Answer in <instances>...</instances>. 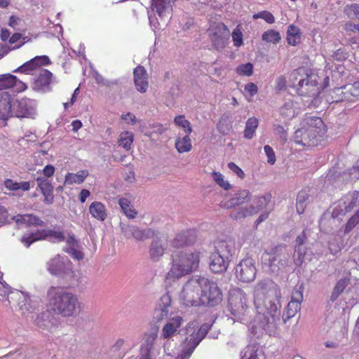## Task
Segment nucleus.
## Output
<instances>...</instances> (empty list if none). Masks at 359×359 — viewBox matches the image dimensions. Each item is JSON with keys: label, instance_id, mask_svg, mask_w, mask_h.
Listing matches in <instances>:
<instances>
[{"label": "nucleus", "instance_id": "1", "mask_svg": "<svg viewBox=\"0 0 359 359\" xmlns=\"http://www.w3.org/2000/svg\"><path fill=\"white\" fill-rule=\"evenodd\" d=\"M281 293L278 285L270 279L257 283L254 289V303L257 315L248 328L254 334L263 331L269 335L276 333L281 316Z\"/></svg>", "mask_w": 359, "mask_h": 359}, {"label": "nucleus", "instance_id": "2", "mask_svg": "<svg viewBox=\"0 0 359 359\" xmlns=\"http://www.w3.org/2000/svg\"><path fill=\"white\" fill-rule=\"evenodd\" d=\"M48 303L53 311L65 318L76 316L81 302L76 294L62 287H50L47 292Z\"/></svg>", "mask_w": 359, "mask_h": 359}, {"label": "nucleus", "instance_id": "3", "mask_svg": "<svg viewBox=\"0 0 359 359\" xmlns=\"http://www.w3.org/2000/svg\"><path fill=\"white\" fill-rule=\"evenodd\" d=\"M201 252L187 249L172 255L170 269L165 276L167 283H171L189 275L198 269Z\"/></svg>", "mask_w": 359, "mask_h": 359}, {"label": "nucleus", "instance_id": "4", "mask_svg": "<svg viewBox=\"0 0 359 359\" xmlns=\"http://www.w3.org/2000/svg\"><path fill=\"white\" fill-rule=\"evenodd\" d=\"M300 125L301 127L295 130L293 137L294 142L300 145H317L326 132L323 120L317 116H306Z\"/></svg>", "mask_w": 359, "mask_h": 359}, {"label": "nucleus", "instance_id": "5", "mask_svg": "<svg viewBox=\"0 0 359 359\" xmlns=\"http://www.w3.org/2000/svg\"><path fill=\"white\" fill-rule=\"evenodd\" d=\"M270 194L256 196L250 205L233 209L230 212L229 216L233 220H242L261 211L262 213L255 222V226H257L269 217L273 209Z\"/></svg>", "mask_w": 359, "mask_h": 359}, {"label": "nucleus", "instance_id": "6", "mask_svg": "<svg viewBox=\"0 0 359 359\" xmlns=\"http://www.w3.org/2000/svg\"><path fill=\"white\" fill-rule=\"evenodd\" d=\"M319 79L317 73L299 68L291 72L289 81L300 96L313 97L320 93Z\"/></svg>", "mask_w": 359, "mask_h": 359}, {"label": "nucleus", "instance_id": "7", "mask_svg": "<svg viewBox=\"0 0 359 359\" xmlns=\"http://www.w3.org/2000/svg\"><path fill=\"white\" fill-rule=\"evenodd\" d=\"M0 297H7L8 305L18 309L22 316L32 314L35 306L31 305V297L20 291H11L10 286L3 280V273L0 272Z\"/></svg>", "mask_w": 359, "mask_h": 359}, {"label": "nucleus", "instance_id": "8", "mask_svg": "<svg viewBox=\"0 0 359 359\" xmlns=\"http://www.w3.org/2000/svg\"><path fill=\"white\" fill-rule=\"evenodd\" d=\"M209 330L208 324H203L198 328L196 323H189L184 330L187 337L182 343L181 353L175 359H189Z\"/></svg>", "mask_w": 359, "mask_h": 359}, {"label": "nucleus", "instance_id": "9", "mask_svg": "<svg viewBox=\"0 0 359 359\" xmlns=\"http://www.w3.org/2000/svg\"><path fill=\"white\" fill-rule=\"evenodd\" d=\"M228 302L229 310L233 320L248 324L250 309L246 294L240 288H233L229 291Z\"/></svg>", "mask_w": 359, "mask_h": 359}, {"label": "nucleus", "instance_id": "10", "mask_svg": "<svg viewBox=\"0 0 359 359\" xmlns=\"http://www.w3.org/2000/svg\"><path fill=\"white\" fill-rule=\"evenodd\" d=\"M200 305L215 306L222 300V293L217 283L201 276Z\"/></svg>", "mask_w": 359, "mask_h": 359}, {"label": "nucleus", "instance_id": "11", "mask_svg": "<svg viewBox=\"0 0 359 359\" xmlns=\"http://www.w3.org/2000/svg\"><path fill=\"white\" fill-rule=\"evenodd\" d=\"M201 276H193L184 284L180 293V299L187 306H200Z\"/></svg>", "mask_w": 359, "mask_h": 359}, {"label": "nucleus", "instance_id": "12", "mask_svg": "<svg viewBox=\"0 0 359 359\" xmlns=\"http://www.w3.org/2000/svg\"><path fill=\"white\" fill-rule=\"evenodd\" d=\"M47 239L53 243H58L65 241L64 233L60 231H54L51 229L37 230L29 234H25L21 238L22 243L29 248L34 242Z\"/></svg>", "mask_w": 359, "mask_h": 359}, {"label": "nucleus", "instance_id": "13", "mask_svg": "<svg viewBox=\"0 0 359 359\" xmlns=\"http://www.w3.org/2000/svg\"><path fill=\"white\" fill-rule=\"evenodd\" d=\"M255 262L252 258L242 259L235 267L236 278L243 283L252 282L256 277Z\"/></svg>", "mask_w": 359, "mask_h": 359}, {"label": "nucleus", "instance_id": "14", "mask_svg": "<svg viewBox=\"0 0 359 359\" xmlns=\"http://www.w3.org/2000/svg\"><path fill=\"white\" fill-rule=\"evenodd\" d=\"M262 261L272 272H276L287 265L286 256L281 254L277 248L263 253Z\"/></svg>", "mask_w": 359, "mask_h": 359}, {"label": "nucleus", "instance_id": "15", "mask_svg": "<svg viewBox=\"0 0 359 359\" xmlns=\"http://www.w3.org/2000/svg\"><path fill=\"white\" fill-rule=\"evenodd\" d=\"M14 116L18 118H34L36 103L35 100L23 97L13 102Z\"/></svg>", "mask_w": 359, "mask_h": 359}, {"label": "nucleus", "instance_id": "16", "mask_svg": "<svg viewBox=\"0 0 359 359\" xmlns=\"http://www.w3.org/2000/svg\"><path fill=\"white\" fill-rule=\"evenodd\" d=\"M303 300V291L302 287L295 288L292 293L291 301L287 304L285 312L283 315V320H287L294 317L301 309V303Z\"/></svg>", "mask_w": 359, "mask_h": 359}, {"label": "nucleus", "instance_id": "17", "mask_svg": "<svg viewBox=\"0 0 359 359\" xmlns=\"http://www.w3.org/2000/svg\"><path fill=\"white\" fill-rule=\"evenodd\" d=\"M358 192H353L346 195L334 208L332 215L337 217L350 212L358 205Z\"/></svg>", "mask_w": 359, "mask_h": 359}, {"label": "nucleus", "instance_id": "18", "mask_svg": "<svg viewBox=\"0 0 359 359\" xmlns=\"http://www.w3.org/2000/svg\"><path fill=\"white\" fill-rule=\"evenodd\" d=\"M47 269L53 275H61L71 270V262L67 257L58 255L47 263Z\"/></svg>", "mask_w": 359, "mask_h": 359}, {"label": "nucleus", "instance_id": "19", "mask_svg": "<svg viewBox=\"0 0 359 359\" xmlns=\"http://www.w3.org/2000/svg\"><path fill=\"white\" fill-rule=\"evenodd\" d=\"M53 74L47 69H40L32 84L34 90L45 93L50 90Z\"/></svg>", "mask_w": 359, "mask_h": 359}, {"label": "nucleus", "instance_id": "20", "mask_svg": "<svg viewBox=\"0 0 359 359\" xmlns=\"http://www.w3.org/2000/svg\"><path fill=\"white\" fill-rule=\"evenodd\" d=\"M170 306L171 297L168 293H165L156 302L154 311V319L157 322L165 319L170 313Z\"/></svg>", "mask_w": 359, "mask_h": 359}, {"label": "nucleus", "instance_id": "21", "mask_svg": "<svg viewBox=\"0 0 359 359\" xmlns=\"http://www.w3.org/2000/svg\"><path fill=\"white\" fill-rule=\"evenodd\" d=\"M121 230L126 238H134L137 241H144L154 235V231L151 229H141L133 225L122 226Z\"/></svg>", "mask_w": 359, "mask_h": 359}, {"label": "nucleus", "instance_id": "22", "mask_svg": "<svg viewBox=\"0 0 359 359\" xmlns=\"http://www.w3.org/2000/svg\"><path fill=\"white\" fill-rule=\"evenodd\" d=\"M50 63L48 57L46 55L36 56L14 70V72H20L26 74H33L41 66Z\"/></svg>", "mask_w": 359, "mask_h": 359}, {"label": "nucleus", "instance_id": "23", "mask_svg": "<svg viewBox=\"0 0 359 359\" xmlns=\"http://www.w3.org/2000/svg\"><path fill=\"white\" fill-rule=\"evenodd\" d=\"M252 194L247 189H241L236 192L232 197L226 201L222 203V206L226 209L236 208V206L247 203L251 200Z\"/></svg>", "mask_w": 359, "mask_h": 359}, {"label": "nucleus", "instance_id": "24", "mask_svg": "<svg viewBox=\"0 0 359 359\" xmlns=\"http://www.w3.org/2000/svg\"><path fill=\"white\" fill-rule=\"evenodd\" d=\"M230 33L227 27L224 24H218L211 34V39L217 48H223L229 39Z\"/></svg>", "mask_w": 359, "mask_h": 359}, {"label": "nucleus", "instance_id": "25", "mask_svg": "<svg viewBox=\"0 0 359 359\" xmlns=\"http://www.w3.org/2000/svg\"><path fill=\"white\" fill-rule=\"evenodd\" d=\"M151 9L161 19L170 18L172 11V0H152Z\"/></svg>", "mask_w": 359, "mask_h": 359}, {"label": "nucleus", "instance_id": "26", "mask_svg": "<svg viewBox=\"0 0 359 359\" xmlns=\"http://www.w3.org/2000/svg\"><path fill=\"white\" fill-rule=\"evenodd\" d=\"M8 88H13L15 91H22L27 88V86L15 76L5 74L0 77V90Z\"/></svg>", "mask_w": 359, "mask_h": 359}, {"label": "nucleus", "instance_id": "27", "mask_svg": "<svg viewBox=\"0 0 359 359\" xmlns=\"http://www.w3.org/2000/svg\"><path fill=\"white\" fill-rule=\"evenodd\" d=\"M236 243L232 239L219 241L215 244V251L229 261L236 253Z\"/></svg>", "mask_w": 359, "mask_h": 359}, {"label": "nucleus", "instance_id": "28", "mask_svg": "<svg viewBox=\"0 0 359 359\" xmlns=\"http://www.w3.org/2000/svg\"><path fill=\"white\" fill-rule=\"evenodd\" d=\"M134 83L137 91L144 93L148 88V76L147 70L142 66H138L133 71Z\"/></svg>", "mask_w": 359, "mask_h": 359}, {"label": "nucleus", "instance_id": "29", "mask_svg": "<svg viewBox=\"0 0 359 359\" xmlns=\"http://www.w3.org/2000/svg\"><path fill=\"white\" fill-rule=\"evenodd\" d=\"M13 116H14V109L11 96L8 93H1L0 94V119L7 121Z\"/></svg>", "mask_w": 359, "mask_h": 359}, {"label": "nucleus", "instance_id": "30", "mask_svg": "<svg viewBox=\"0 0 359 359\" xmlns=\"http://www.w3.org/2000/svg\"><path fill=\"white\" fill-rule=\"evenodd\" d=\"M229 260L214 252L210 257V269L215 273H221L226 271Z\"/></svg>", "mask_w": 359, "mask_h": 359}, {"label": "nucleus", "instance_id": "31", "mask_svg": "<svg viewBox=\"0 0 359 359\" xmlns=\"http://www.w3.org/2000/svg\"><path fill=\"white\" fill-rule=\"evenodd\" d=\"M337 93L344 94V98L338 99L337 101L353 102L359 97V81L352 84H347L341 88H338Z\"/></svg>", "mask_w": 359, "mask_h": 359}, {"label": "nucleus", "instance_id": "32", "mask_svg": "<svg viewBox=\"0 0 359 359\" xmlns=\"http://www.w3.org/2000/svg\"><path fill=\"white\" fill-rule=\"evenodd\" d=\"M36 302L32 299L31 305L35 306V309L33 311L32 314H29V316H24L27 318H30L31 320H34L35 324L42 330H48L50 327V322L49 320V314L47 312H42L36 316L34 318L36 309Z\"/></svg>", "mask_w": 359, "mask_h": 359}, {"label": "nucleus", "instance_id": "33", "mask_svg": "<svg viewBox=\"0 0 359 359\" xmlns=\"http://www.w3.org/2000/svg\"><path fill=\"white\" fill-rule=\"evenodd\" d=\"M183 319L182 317L176 316L171 318L168 322H167L164 326L163 327L161 331V337L163 339H170L173 337L177 329L181 326Z\"/></svg>", "mask_w": 359, "mask_h": 359}, {"label": "nucleus", "instance_id": "34", "mask_svg": "<svg viewBox=\"0 0 359 359\" xmlns=\"http://www.w3.org/2000/svg\"><path fill=\"white\" fill-rule=\"evenodd\" d=\"M89 212L92 217L103 222L107 217V210L104 204L100 201H94L89 206Z\"/></svg>", "mask_w": 359, "mask_h": 359}, {"label": "nucleus", "instance_id": "35", "mask_svg": "<svg viewBox=\"0 0 359 359\" xmlns=\"http://www.w3.org/2000/svg\"><path fill=\"white\" fill-rule=\"evenodd\" d=\"M296 104L297 102L293 100L285 102L280 109L281 116L285 120H290L294 118L299 112Z\"/></svg>", "mask_w": 359, "mask_h": 359}, {"label": "nucleus", "instance_id": "36", "mask_svg": "<svg viewBox=\"0 0 359 359\" xmlns=\"http://www.w3.org/2000/svg\"><path fill=\"white\" fill-rule=\"evenodd\" d=\"M165 250L163 241L156 239L154 240L149 248V256L154 261H158L164 255Z\"/></svg>", "mask_w": 359, "mask_h": 359}, {"label": "nucleus", "instance_id": "37", "mask_svg": "<svg viewBox=\"0 0 359 359\" xmlns=\"http://www.w3.org/2000/svg\"><path fill=\"white\" fill-rule=\"evenodd\" d=\"M88 176V171L82 170L76 173L68 172L65 177L64 185H72L73 184H81Z\"/></svg>", "mask_w": 359, "mask_h": 359}, {"label": "nucleus", "instance_id": "38", "mask_svg": "<svg viewBox=\"0 0 359 359\" xmlns=\"http://www.w3.org/2000/svg\"><path fill=\"white\" fill-rule=\"evenodd\" d=\"M17 224L43 226V222L32 215H18L13 217Z\"/></svg>", "mask_w": 359, "mask_h": 359}, {"label": "nucleus", "instance_id": "39", "mask_svg": "<svg viewBox=\"0 0 359 359\" xmlns=\"http://www.w3.org/2000/svg\"><path fill=\"white\" fill-rule=\"evenodd\" d=\"M157 337V332L151 333L146 339L147 344H144L141 346L140 359H151V348L152 343Z\"/></svg>", "mask_w": 359, "mask_h": 359}, {"label": "nucleus", "instance_id": "40", "mask_svg": "<svg viewBox=\"0 0 359 359\" xmlns=\"http://www.w3.org/2000/svg\"><path fill=\"white\" fill-rule=\"evenodd\" d=\"M191 231H182L175 236L171 241V245L173 248H182L190 243L189 236H191Z\"/></svg>", "mask_w": 359, "mask_h": 359}, {"label": "nucleus", "instance_id": "41", "mask_svg": "<svg viewBox=\"0 0 359 359\" xmlns=\"http://www.w3.org/2000/svg\"><path fill=\"white\" fill-rule=\"evenodd\" d=\"M189 135V134H187L182 137H178L175 140V148L180 154L189 152L192 149V144Z\"/></svg>", "mask_w": 359, "mask_h": 359}, {"label": "nucleus", "instance_id": "42", "mask_svg": "<svg viewBox=\"0 0 359 359\" xmlns=\"http://www.w3.org/2000/svg\"><path fill=\"white\" fill-rule=\"evenodd\" d=\"M133 142V133L129 131H123L119 135L118 145L123 147L126 151H129L131 149Z\"/></svg>", "mask_w": 359, "mask_h": 359}, {"label": "nucleus", "instance_id": "43", "mask_svg": "<svg viewBox=\"0 0 359 359\" xmlns=\"http://www.w3.org/2000/svg\"><path fill=\"white\" fill-rule=\"evenodd\" d=\"M259 125V120L253 116L248 119L245 123V128L243 133L245 138L250 140L253 137L255 131Z\"/></svg>", "mask_w": 359, "mask_h": 359}, {"label": "nucleus", "instance_id": "44", "mask_svg": "<svg viewBox=\"0 0 359 359\" xmlns=\"http://www.w3.org/2000/svg\"><path fill=\"white\" fill-rule=\"evenodd\" d=\"M4 185L10 191L22 190L26 191L30 189V183L27 181L17 182L11 179H7L4 181Z\"/></svg>", "mask_w": 359, "mask_h": 359}, {"label": "nucleus", "instance_id": "45", "mask_svg": "<svg viewBox=\"0 0 359 359\" xmlns=\"http://www.w3.org/2000/svg\"><path fill=\"white\" fill-rule=\"evenodd\" d=\"M118 204L127 217L133 219L136 217L137 212L134 209L130 201L128 198H119Z\"/></svg>", "mask_w": 359, "mask_h": 359}, {"label": "nucleus", "instance_id": "46", "mask_svg": "<svg viewBox=\"0 0 359 359\" xmlns=\"http://www.w3.org/2000/svg\"><path fill=\"white\" fill-rule=\"evenodd\" d=\"M211 176L213 181L224 190L229 191L232 188V185L220 172L213 171Z\"/></svg>", "mask_w": 359, "mask_h": 359}, {"label": "nucleus", "instance_id": "47", "mask_svg": "<svg viewBox=\"0 0 359 359\" xmlns=\"http://www.w3.org/2000/svg\"><path fill=\"white\" fill-rule=\"evenodd\" d=\"M287 41L290 45L296 46L300 41L299 29L294 25H290L287 29Z\"/></svg>", "mask_w": 359, "mask_h": 359}, {"label": "nucleus", "instance_id": "48", "mask_svg": "<svg viewBox=\"0 0 359 359\" xmlns=\"http://www.w3.org/2000/svg\"><path fill=\"white\" fill-rule=\"evenodd\" d=\"M67 243L69 245V248L67 252L74 259H76L77 260L82 259L83 258V257H84V255H83V253L81 250L77 249L78 244H77V241H76V239L74 237L70 236L67 240Z\"/></svg>", "mask_w": 359, "mask_h": 359}, {"label": "nucleus", "instance_id": "49", "mask_svg": "<svg viewBox=\"0 0 359 359\" xmlns=\"http://www.w3.org/2000/svg\"><path fill=\"white\" fill-rule=\"evenodd\" d=\"M241 359H265V358L262 350L256 348L254 346H248Z\"/></svg>", "mask_w": 359, "mask_h": 359}, {"label": "nucleus", "instance_id": "50", "mask_svg": "<svg viewBox=\"0 0 359 359\" xmlns=\"http://www.w3.org/2000/svg\"><path fill=\"white\" fill-rule=\"evenodd\" d=\"M349 283V280L348 278H342L340 279L336 284L333 292L330 296V299L334 302L335 301L339 296L342 293L344 289L348 286Z\"/></svg>", "mask_w": 359, "mask_h": 359}, {"label": "nucleus", "instance_id": "51", "mask_svg": "<svg viewBox=\"0 0 359 359\" xmlns=\"http://www.w3.org/2000/svg\"><path fill=\"white\" fill-rule=\"evenodd\" d=\"M175 124L182 128L187 134H190L192 132L190 122L185 118L184 115H179L174 118Z\"/></svg>", "mask_w": 359, "mask_h": 359}, {"label": "nucleus", "instance_id": "52", "mask_svg": "<svg viewBox=\"0 0 359 359\" xmlns=\"http://www.w3.org/2000/svg\"><path fill=\"white\" fill-rule=\"evenodd\" d=\"M262 39L266 42L277 43L280 41L281 37L278 32L269 29L263 33Z\"/></svg>", "mask_w": 359, "mask_h": 359}, {"label": "nucleus", "instance_id": "53", "mask_svg": "<svg viewBox=\"0 0 359 359\" xmlns=\"http://www.w3.org/2000/svg\"><path fill=\"white\" fill-rule=\"evenodd\" d=\"M309 198V195L304 191L299 192L297 198V211L301 215L304 212L306 206V201Z\"/></svg>", "mask_w": 359, "mask_h": 359}, {"label": "nucleus", "instance_id": "54", "mask_svg": "<svg viewBox=\"0 0 359 359\" xmlns=\"http://www.w3.org/2000/svg\"><path fill=\"white\" fill-rule=\"evenodd\" d=\"M305 255L306 248L304 245H295L293 260L297 266H301L302 264Z\"/></svg>", "mask_w": 359, "mask_h": 359}, {"label": "nucleus", "instance_id": "55", "mask_svg": "<svg viewBox=\"0 0 359 359\" xmlns=\"http://www.w3.org/2000/svg\"><path fill=\"white\" fill-rule=\"evenodd\" d=\"M36 182L42 193L53 191V186L48 179L43 177H39L36 178Z\"/></svg>", "mask_w": 359, "mask_h": 359}, {"label": "nucleus", "instance_id": "56", "mask_svg": "<svg viewBox=\"0 0 359 359\" xmlns=\"http://www.w3.org/2000/svg\"><path fill=\"white\" fill-rule=\"evenodd\" d=\"M252 71L253 65L250 62L241 65L236 68V73L240 76H250L252 74Z\"/></svg>", "mask_w": 359, "mask_h": 359}, {"label": "nucleus", "instance_id": "57", "mask_svg": "<svg viewBox=\"0 0 359 359\" xmlns=\"http://www.w3.org/2000/svg\"><path fill=\"white\" fill-rule=\"evenodd\" d=\"M359 223V209L349 218L346 224L344 232L349 233Z\"/></svg>", "mask_w": 359, "mask_h": 359}, {"label": "nucleus", "instance_id": "58", "mask_svg": "<svg viewBox=\"0 0 359 359\" xmlns=\"http://www.w3.org/2000/svg\"><path fill=\"white\" fill-rule=\"evenodd\" d=\"M253 19L261 18L264 20L266 22L269 24H272L274 22L275 19L273 15L269 11H264L259 12L257 13H255L252 16Z\"/></svg>", "mask_w": 359, "mask_h": 359}, {"label": "nucleus", "instance_id": "59", "mask_svg": "<svg viewBox=\"0 0 359 359\" xmlns=\"http://www.w3.org/2000/svg\"><path fill=\"white\" fill-rule=\"evenodd\" d=\"M228 168L238 178L243 180L245 175L243 170L233 162H230L227 164Z\"/></svg>", "mask_w": 359, "mask_h": 359}, {"label": "nucleus", "instance_id": "60", "mask_svg": "<svg viewBox=\"0 0 359 359\" xmlns=\"http://www.w3.org/2000/svg\"><path fill=\"white\" fill-rule=\"evenodd\" d=\"M231 36L235 46L240 47L243 45V34L239 29H235Z\"/></svg>", "mask_w": 359, "mask_h": 359}, {"label": "nucleus", "instance_id": "61", "mask_svg": "<svg viewBox=\"0 0 359 359\" xmlns=\"http://www.w3.org/2000/svg\"><path fill=\"white\" fill-rule=\"evenodd\" d=\"M264 150L268 158V163L271 165H273L276 162V156L273 149L269 145H265Z\"/></svg>", "mask_w": 359, "mask_h": 359}, {"label": "nucleus", "instance_id": "62", "mask_svg": "<svg viewBox=\"0 0 359 359\" xmlns=\"http://www.w3.org/2000/svg\"><path fill=\"white\" fill-rule=\"evenodd\" d=\"M275 133L280 136L283 142H285L287 140V133L283 126L280 125L274 126Z\"/></svg>", "mask_w": 359, "mask_h": 359}, {"label": "nucleus", "instance_id": "63", "mask_svg": "<svg viewBox=\"0 0 359 359\" xmlns=\"http://www.w3.org/2000/svg\"><path fill=\"white\" fill-rule=\"evenodd\" d=\"M341 248V243H339L337 239L334 238L329 242V249L332 255H336L340 251Z\"/></svg>", "mask_w": 359, "mask_h": 359}, {"label": "nucleus", "instance_id": "64", "mask_svg": "<svg viewBox=\"0 0 359 359\" xmlns=\"http://www.w3.org/2000/svg\"><path fill=\"white\" fill-rule=\"evenodd\" d=\"M121 118L127 124L135 125L137 122V119L135 116L130 112L123 114L121 116Z\"/></svg>", "mask_w": 359, "mask_h": 359}]
</instances>
